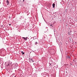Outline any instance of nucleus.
I'll list each match as a JSON object with an SVG mask.
<instances>
[{"label":"nucleus","instance_id":"nucleus-6","mask_svg":"<svg viewBox=\"0 0 77 77\" xmlns=\"http://www.w3.org/2000/svg\"><path fill=\"white\" fill-rule=\"evenodd\" d=\"M21 53H22V54L23 55V54H24V53L23 52V51H21Z\"/></svg>","mask_w":77,"mask_h":77},{"label":"nucleus","instance_id":"nucleus-8","mask_svg":"<svg viewBox=\"0 0 77 77\" xmlns=\"http://www.w3.org/2000/svg\"><path fill=\"white\" fill-rule=\"evenodd\" d=\"M20 1H19L20 3H22V0H20Z\"/></svg>","mask_w":77,"mask_h":77},{"label":"nucleus","instance_id":"nucleus-9","mask_svg":"<svg viewBox=\"0 0 77 77\" xmlns=\"http://www.w3.org/2000/svg\"><path fill=\"white\" fill-rule=\"evenodd\" d=\"M38 43H38L37 42H36L35 43V44H36H36H38Z\"/></svg>","mask_w":77,"mask_h":77},{"label":"nucleus","instance_id":"nucleus-1","mask_svg":"<svg viewBox=\"0 0 77 77\" xmlns=\"http://www.w3.org/2000/svg\"><path fill=\"white\" fill-rule=\"evenodd\" d=\"M29 61L30 62H34V60L31 58L29 59Z\"/></svg>","mask_w":77,"mask_h":77},{"label":"nucleus","instance_id":"nucleus-7","mask_svg":"<svg viewBox=\"0 0 77 77\" xmlns=\"http://www.w3.org/2000/svg\"><path fill=\"white\" fill-rule=\"evenodd\" d=\"M10 65V64H9V63H8V64H7V66H9Z\"/></svg>","mask_w":77,"mask_h":77},{"label":"nucleus","instance_id":"nucleus-3","mask_svg":"<svg viewBox=\"0 0 77 77\" xmlns=\"http://www.w3.org/2000/svg\"><path fill=\"white\" fill-rule=\"evenodd\" d=\"M52 6H53V7L54 8H55V4L54 3L52 5Z\"/></svg>","mask_w":77,"mask_h":77},{"label":"nucleus","instance_id":"nucleus-2","mask_svg":"<svg viewBox=\"0 0 77 77\" xmlns=\"http://www.w3.org/2000/svg\"><path fill=\"white\" fill-rule=\"evenodd\" d=\"M22 38H23V39H24L25 41H27V37H22Z\"/></svg>","mask_w":77,"mask_h":77},{"label":"nucleus","instance_id":"nucleus-13","mask_svg":"<svg viewBox=\"0 0 77 77\" xmlns=\"http://www.w3.org/2000/svg\"><path fill=\"white\" fill-rule=\"evenodd\" d=\"M24 0H23V2H24Z\"/></svg>","mask_w":77,"mask_h":77},{"label":"nucleus","instance_id":"nucleus-10","mask_svg":"<svg viewBox=\"0 0 77 77\" xmlns=\"http://www.w3.org/2000/svg\"><path fill=\"white\" fill-rule=\"evenodd\" d=\"M69 35L70 34H69Z\"/></svg>","mask_w":77,"mask_h":77},{"label":"nucleus","instance_id":"nucleus-4","mask_svg":"<svg viewBox=\"0 0 77 77\" xmlns=\"http://www.w3.org/2000/svg\"><path fill=\"white\" fill-rule=\"evenodd\" d=\"M6 3H7V5H9V1H8V0H7L6 1Z\"/></svg>","mask_w":77,"mask_h":77},{"label":"nucleus","instance_id":"nucleus-5","mask_svg":"<svg viewBox=\"0 0 77 77\" xmlns=\"http://www.w3.org/2000/svg\"><path fill=\"white\" fill-rule=\"evenodd\" d=\"M67 59H71V57H70V56H67Z\"/></svg>","mask_w":77,"mask_h":77},{"label":"nucleus","instance_id":"nucleus-14","mask_svg":"<svg viewBox=\"0 0 77 77\" xmlns=\"http://www.w3.org/2000/svg\"><path fill=\"white\" fill-rule=\"evenodd\" d=\"M16 77L15 76V77Z\"/></svg>","mask_w":77,"mask_h":77},{"label":"nucleus","instance_id":"nucleus-11","mask_svg":"<svg viewBox=\"0 0 77 77\" xmlns=\"http://www.w3.org/2000/svg\"><path fill=\"white\" fill-rule=\"evenodd\" d=\"M11 24H9V26H11Z\"/></svg>","mask_w":77,"mask_h":77},{"label":"nucleus","instance_id":"nucleus-12","mask_svg":"<svg viewBox=\"0 0 77 77\" xmlns=\"http://www.w3.org/2000/svg\"><path fill=\"white\" fill-rule=\"evenodd\" d=\"M52 26V25H51V26Z\"/></svg>","mask_w":77,"mask_h":77}]
</instances>
